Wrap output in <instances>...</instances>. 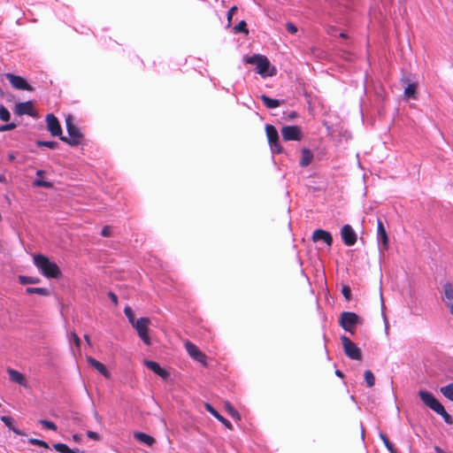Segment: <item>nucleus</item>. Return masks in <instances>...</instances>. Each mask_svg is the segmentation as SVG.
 Wrapping results in <instances>:
<instances>
[{"mask_svg":"<svg viewBox=\"0 0 453 453\" xmlns=\"http://www.w3.org/2000/svg\"><path fill=\"white\" fill-rule=\"evenodd\" d=\"M418 395L423 403L437 414L441 415L447 424L451 425L453 423L452 417L445 411L443 405L434 397L432 393L420 389L418 391Z\"/></svg>","mask_w":453,"mask_h":453,"instance_id":"f257e3e1","label":"nucleus"},{"mask_svg":"<svg viewBox=\"0 0 453 453\" xmlns=\"http://www.w3.org/2000/svg\"><path fill=\"white\" fill-rule=\"evenodd\" d=\"M34 264L41 273L47 278L58 279L61 276V271L58 265L43 255H35Z\"/></svg>","mask_w":453,"mask_h":453,"instance_id":"f03ea898","label":"nucleus"},{"mask_svg":"<svg viewBox=\"0 0 453 453\" xmlns=\"http://www.w3.org/2000/svg\"><path fill=\"white\" fill-rule=\"evenodd\" d=\"M244 61L247 64L255 65L257 72L264 78L276 74L275 67L271 65L269 59L264 55L254 54L251 57H245Z\"/></svg>","mask_w":453,"mask_h":453,"instance_id":"7ed1b4c3","label":"nucleus"},{"mask_svg":"<svg viewBox=\"0 0 453 453\" xmlns=\"http://www.w3.org/2000/svg\"><path fill=\"white\" fill-rule=\"evenodd\" d=\"M66 130L69 137L61 136L60 140L68 143L71 146H76L80 144L82 141L83 135L81 133L80 129L74 125L73 119L72 116H68L65 119Z\"/></svg>","mask_w":453,"mask_h":453,"instance_id":"20e7f679","label":"nucleus"},{"mask_svg":"<svg viewBox=\"0 0 453 453\" xmlns=\"http://www.w3.org/2000/svg\"><path fill=\"white\" fill-rule=\"evenodd\" d=\"M150 324V319L142 317L138 319L134 325H133V327L136 330L139 337L146 345H150L151 342L148 334Z\"/></svg>","mask_w":453,"mask_h":453,"instance_id":"39448f33","label":"nucleus"},{"mask_svg":"<svg viewBox=\"0 0 453 453\" xmlns=\"http://www.w3.org/2000/svg\"><path fill=\"white\" fill-rule=\"evenodd\" d=\"M341 341L343 346L344 353L347 357L353 360H360L361 350L346 335L341 337Z\"/></svg>","mask_w":453,"mask_h":453,"instance_id":"423d86ee","label":"nucleus"},{"mask_svg":"<svg viewBox=\"0 0 453 453\" xmlns=\"http://www.w3.org/2000/svg\"><path fill=\"white\" fill-rule=\"evenodd\" d=\"M359 322H360L359 317L354 312L345 311L341 314V319H340L341 326L344 330H346L351 334L354 333L355 326L357 324H358Z\"/></svg>","mask_w":453,"mask_h":453,"instance_id":"0eeeda50","label":"nucleus"},{"mask_svg":"<svg viewBox=\"0 0 453 453\" xmlns=\"http://www.w3.org/2000/svg\"><path fill=\"white\" fill-rule=\"evenodd\" d=\"M265 131L272 152L278 154L281 153L283 149L279 142L277 129L272 125H266Z\"/></svg>","mask_w":453,"mask_h":453,"instance_id":"6e6552de","label":"nucleus"},{"mask_svg":"<svg viewBox=\"0 0 453 453\" xmlns=\"http://www.w3.org/2000/svg\"><path fill=\"white\" fill-rule=\"evenodd\" d=\"M4 76L9 81L11 85L19 90L33 91L34 88L27 83V81L21 76L13 73H5Z\"/></svg>","mask_w":453,"mask_h":453,"instance_id":"1a4fd4ad","label":"nucleus"},{"mask_svg":"<svg viewBox=\"0 0 453 453\" xmlns=\"http://www.w3.org/2000/svg\"><path fill=\"white\" fill-rule=\"evenodd\" d=\"M281 135L285 141H300L303 137L301 128L297 126L283 127Z\"/></svg>","mask_w":453,"mask_h":453,"instance_id":"9d476101","label":"nucleus"},{"mask_svg":"<svg viewBox=\"0 0 453 453\" xmlns=\"http://www.w3.org/2000/svg\"><path fill=\"white\" fill-rule=\"evenodd\" d=\"M185 349L188 354L190 356V357L201 363L203 365H206V356L202 351H200L199 349L194 343L190 342H186Z\"/></svg>","mask_w":453,"mask_h":453,"instance_id":"9b49d317","label":"nucleus"},{"mask_svg":"<svg viewBox=\"0 0 453 453\" xmlns=\"http://www.w3.org/2000/svg\"><path fill=\"white\" fill-rule=\"evenodd\" d=\"M342 241L347 246H353L357 242V234L350 225H344L341 230Z\"/></svg>","mask_w":453,"mask_h":453,"instance_id":"f8f14e48","label":"nucleus"},{"mask_svg":"<svg viewBox=\"0 0 453 453\" xmlns=\"http://www.w3.org/2000/svg\"><path fill=\"white\" fill-rule=\"evenodd\" d=\"M47 128L53 136H62V129L58 119L53 114L46 116Z\"/></svg>","mask_w":453,"mask_h":453,"instance_id":"ddd939ff","label":"nucleus"},{"mask_svg":"<svg viewBox=\"0 0 453 453\" xmlns=\"http://www.w3.org/2000/svg\"><path fill=\"white\" fill-rule=\"evenodd\" d=\"M442 289L444 294L442 300L453 316V284L447 282L443 284Z\"/></svg>","mask_w":453,"mask_h":453,"instance_id":"4468645a","label":"nucleus"},{"mask_svg":"<svg viewBox=\"0 0 453 453\" xmlns=\"http://www.w3.org/2000/svg\"><path fill=\"white\" fill-rule=\"evenodd\" d=\"M377 239L379 245H381L383 250H386L388 249V236L384 225L380 219L377 220Z\"/></svg>","mask_w":453,"mask_h":453,"instance_id":"2eb2a0df","label":"nucleus"},{"mask_svg":"<svg viewBox=\"0 0 453 453\" xmlns=\"http://www.w3.org/2000/svg\"><path fill=\"white\" fill-rule=\"evenodd\" d=\"M312 240L315 242L323 241L328 247H331L333 243L332 234L328 231L323 229L315 230L312 234Z\"/></svg>","mask_w":453,"mask_h":453,"instance_id":"dca6fc26","label":"nucleus"},{"mask_svg":"<svg viewBox=\"0 0 453 453\" xmlns=\"http://www.w3.org/2000/svg\"><path fill=\"white\" fill-rule=\"evenodd\" d=\"M14 111L17 115H19V116L32 115L33 114V104L30 101L18 103L15 105Z\"/></svg>","mask_w":453,"mask_h":453,"instance_id":"f3484780","label":"nucleus"},{"mask_svg":"<svg viewBox=\"0 0 453 453\" xmlns=\"http://www.w3.org/2000/svg\"><path fill=\"white\" fill-rule=\"evenodd\" d=\"M87 361L89 365L94 367L97 372H99L105 378L110 377V372H108L106 367L102 363H100L99 361H97L96 359H95L91 357H88Z\"/></svg>","mask_w":453,"mask_h":453,"instance_id":"a211bd4d","label":"nucleus"},{"mask_svg":"<svg viewBox=\"0 0 453 453\" xmlns=\"http://www.w3.org/2000/svg\"><path fill=\"white\" fill-rule=\"evenodd\" d=\"M145 365L162 378H166L169 375L157 362L146 360Z\"/></svg>","mask_w":453,"mask_h":453,"instance_id":"6ab92c4d","label":"nucleus"},{"mask_svg":"<svg viewBox=\"0 0 453 453\" xmlns=\"http://www.w3.org/2000/svg\"><path fill=\"white\" fill-rule=\"evenodd\" d=\"M205 409L228 429H232V424L221 416L210 403H205Z\"/></svg>","mask_w":453,"mask_h":453,"instance_id":"aec40b11","label":"nucleus"},{"mask_svg":"<svg viewBox=\"0 0 453 453\" xmlns=\"http://www.w3.org/2000/svg\"><path fill=\"white\" fill-rule=\"evenodd\" d=\"M7 372H8L10 380L12 381L16 382L22 386L26 385L27 380L22 373H20L19 372H18L14 369H11V368H9L7 370Z\"/></svg>","mask_w":453,"mask_h":453,"instance_id":"412c9836","label":"nucleus"},{"mask_svg":"<svg viewBox=\"0 0 453 453\" xmlns=\"http://www.w3.org/2000/svg\"><path fill=\"white\" fill-rule=\"evenodd\" d=\"M260 99L262 100L265 107L268 109H275L283 103V101L270 98L266 95H261Z\"/></svg>","mask_w":453,"mask_h":453,"instance_id":"4be33fe9","label":"nucleus"},{"mask_svg":"<svg viewBox=\"0 0 453 453\" xmlns=\"http://www.w3.org/2000/svg\"><path fill=\"white\" fill-rule=\"evenodd\" d=\"M313 159V154L309 149L302 150V157L300 160V165L302 167L308 166Z\"/></svg>","mask_w":453,"mask_h":453,"instance_id":"5701e85b","label":"nucleus"},{"mask_svg":"<svg viewBox=\"0 0 453 453\" xmlns=\"http://www.w3.org/2000/svg\"><path fill=\"white\" fill-rule=\"evenodd\" d=\"M134 437L137 441H139L142 443H145L148 446H151L155 442V440L153 437H151L150 435H149L147 434L142 433V432L134 433Z\"/></svg>","mask_w":453,"mask_h":453,"instance_id":"b1692460","label":"nucleus"},{"mask_svg":"<svg viewBox=\"0 0 453 453\" xmlns=\"http://www.w3.org/2000/svg\"><path fill=\"white\" fill-rule=\"evenodd\" d=\"M26 292L27 294H37L43 296H48L50 295V291L48 288H34L29 287L26 289Z\"/></svg>","mask_w":453,"mask_h":453,"instance_id":"393cba45","label":"nucleus"},{"mask_svg":"<svg viewBox=\"0 0 453 453\" xmlns=\"http://www.w3.org/2000/svg\"><path fill=\"white\" fill-rule=\"evenodd\" d=\"M440 391L446 398L453 402V383L441 387Z\"/></svg>","mask_w":453,"mask_h":453,"instance_id":"a878e982","label":"nucleus"},{"mask_svg":"<svg viewBox=\"0 0 453 453\" xmlns=\"http://www.w3.org/2000/svg\"><path fill=\"white\" fill-rule=\"evenodd\" d=\"M417 85L415 83L409 84L404 89V96L407 98H415Z\"/></svg>","mask_w":453,"mask_h":453,"instance_id":"bb28decb","label":"nucleus"},{"mask_svg":"<svg viewBox=\"0 0 453 453\" xmlns=\"http://www.w3.org/2000/svg\"><path fill=\"white\" fill-rule=\"evenodd\" d=\"M365 380L367 387L372 388L375 384V377L370 370H366L364 373Z\"/></svg>","mask_w":453,"mask_h":453,"instance_id":"cd10ccee","label":"nucleus"},{"mask_svg":"<svg viewBox=\"0 0 453 453\" xmlns=\"http://www.w3.org/2000/svg\"><path fill=\"white\" fill-rule=\"evenodd\" d=\"M380 437L381 441H383L385 447L391 452V453H396V450L393 445V443L388 440L386 434L380 433Z\"/></svg>","mask_w":453,"mask_h":453,"instance_id":"c85d7f7f","label":"nucleus"},{"mask_svg":"<svg viewBox=\"0 0 453 453\" xmlns=\"http://www.w3.org/2000/svg\"><path fill=\"white\" fill-rule=\"evenodd\" d=\"M226 411L228 412V414L231 415L232 418L235 419H240V414L239 412L232 406V404L228 402L225 403Z\"/></svg>","mask_w":453,"mask_h":453,"instance_id":"c756f323","label":"nucleus"},{"mask_svg":"<svg viewBox=\"0 0 453 453\" xmlns=\"http://www.w3.org/2000/svg\"><path fill=\"white\" fill-rule=\"evenodd\" d=\"M124 313L127 316L129 323L133 326L136 322L137 319H135L134 313L133 310L129 306H126L124 309Z\"/></svg>","mask_w":453,"mask_h":453,"instance_id":"7c9ffc66","label":"nucleus"},{"mask_svg":"<svg viewBox=\"0 0 453 453\" xmlns=\"http://www.w3.org/2000/svg\"><path fill=\"white\" fill-rule=\"evenodd\" d=\"M37 146L39 147H47L51 150H55L58 148V142L54 141H38Z\"/></svg>","mask_w":453,"mask_h":453,"instance_id":"2f4dec72","label":"nucleus"},{"mask_svg":"<svg viewBox=\"0 0 453 453\" xmlns=\"http://www.w3.org/2000/svg\"><path fill=\"white\" fill-rule=\"evenodd\" d=\"M33 186L51 188L53 187V184L50 181H46V180H42L41 179H36L33 182Z\"/></svg>","mask_w":453,"mask_h":453,"instance_id":"473e14b6","label":"nucleus"},{"mask_svg":"<svg viewBox=\"0 0 453 453\" xmlns=\"http://www.w3.org/2000/svg\"><path fill=\"white\" fill-rule=\"evenodd\" d=\"M234 30L237 33H243L245 35L249 34V30L247 29V24L244 20L240 21L235 27Z\"/></svg>","mask_w":453,"mask_h":453,"instance_id":"72a5a7b5","label":"nucleus"},{"mask_svg":"<svg viewBox=\"0 0 453 453\" xmlns=\"http://www.w3.org/2000/svg\"><path fill=\"white\" fill-rule=\"evenodd\" d=\"M11 118L10 111L4 105H0V119L3 121H8Z\"/></svg>","mask_w":453,"mask_h":453,"instance_id":"f704fd0d","label":"nucleus"},{"mask_svg":"<svg viewBox=\"0 0 453 453\" xmlns=\"http://www.w3.org/2000/svg\"><path fill=\"white\" fill-rule=\"evenodd\" d=\"M28 442L30 444L36 445V446H39V447H42L44 449H50V446H49V444L46 441L39 440V439L30 438L28 440Z\"/></svg>","mask_w":453,"mask_h":453,"instance_id":"c9c22d12","label":"nucleus"},{"mask_svg":"<svg viewBox=\"0 0 453 453\" xmlns=\"http://www.w3.org/2000/svg\"><path fill=\"white\" fill-rule=\"evenodd\" d=\"M1 420L3 421V423L7 426L9 427L10 429H12L13 432H15L16 434H19V432L18 430H16L14 427H12V418L10 417H7V416H3L1 417Z\"/></svg>","mask_w":453,"mask_h":453,"instance_id":"e433bc0d","label":"nucleus"},{"mask_svg":"<svg viewBox=\"0 0 453 453\" xmlns=\"http://www.w3.org/2000/svg\"><path fill=\"white\" fill-rule=\"evenodd\" d=\"M53 448L60 453H68L70 449L67 445L60 442L53 444Z\"/></svg>","mask_w":453,"mask_h":453,"instance_id":"4c0bfd02","label":"nucleus"},{"mask_svg":"<svg viewBox=\"0 0 453 453\" xmlns=\"http://www.w3.org/2000/svg\"><path fill=\"white\" fill-rule=\"evenodd\" d=\"M19 280L23 284H35L39 282V279L27 276H20Z\"/></svg>","mask_w":453,"mask_h":453,"instance_id":"58836bf2","label":"nucleus"},{"mask_svg":"<svg viewBox=\"0 0 453 453\" xmlns=\"http://www.w3.org/2000/svg\"><path fill=\"white\" fill-rule=\"evenodd\" d=\"M39 422L47 429H50L52 431L57 430V426L52 421L46 420V419H41Z\"/></svg>","mask_w":453,"mask_h":453,"instance_id":"ea45409f","label":"nucleus"},{"mask_svg":"<svg viewBox=\"0 0 453 453\" xmlns=\"http://www.w3.org/2000/svg\"><path fill=\"white\" fill-rule=\"evenodd\" d=\"M15 127H16V124L15 123H9V124H6V125H2V126H0V132H5V131L12 130Z\"/></svg>","mask_w":453,"mask_h":453,"instance_id":"a19ab883","label":"nucleus"},{"mask_svg":"<svg viewBox=\"0 0 453 453\" xmlns=\"http://www.w3.org/2000/svg\"><path fill=\"white\" fill-rule=\"evenodd\" d=\"M342 293L347 300L350 299L351 290H350L349 287L344 286L342 289Z\"/></svg>","mask_w":453,"mask_h":453,"instance_id":"79ce46f5","label":"nucleus"},{"mask_svg":"<svg viewBox=\"0 0 453 453\" xmlns=\"http://www.w3.org/2000/svg\"><path fill=\"white\" fill-rule=\"evenodd\" d=\"M70 342H73V343L77 346V347H80V344H81V340L79 338V336L75 334V333H72L71 334V336H70Z\"/></svg>","mask_w":453,"mask_h":453,"instance_id":"37998d69","label":"nucleus"},{"mask_svg":"<svg viewBox=\"0 0 453 453\" xmlns=\"http://www.w3.org/2000/svg\"><path fill=\"white\" fill-rule=\"evenodd\" d=\"M286 28H287L288 32H289L290 34H295L297 31L296 27L293 23H290V22L287 23Z\"/></svg>","mask_w":453,"mask_h":453,"instance_id":"c03bdc74","label":"nucleus"},{"mask_svg":"<svg viewBox=\"0 0 453 453\" xmlns=\"http://www.w3.org/2000/svg\"><path fill=\"white\" fill-rule=\"evenodd\" d=\"M236 11H237V7L236 6H233L227 12V20H228L229 23L231 22L232 18H233V16L235 13Z\"/></svg>","mask_w":453,"mask_h":453,"instance_id":"a18cd8bd","label":"nucleus"},{"mask_svg":"<svg viewBox=\"0 0 453 453\" xmlns=\"http://www.w3.org/2000/svg\"><path fill=\"white\" fill-rule=\"evenodd\" d=\"M87 435L88 438L93 439L95 441H98L100 438L99 434L93 431H88Z\"/></svg>","mask_w":453,"mask_h":453,"instance_id":"49530a36","label":"nucleus"},{"mask_svg":"<svg viewBox=\"0 0 453 453\" xmlns=\"http://www.w3.org/2000/svg\"><path fill=\"white\" fill-rule=\"evenodd\" d=\"M111 227H110V226H104V227L102 229V232H101L102 235H103V236H106V237H107V236H110V235H111Z\"/></svg>","mask_w":453,"mask_h":453,"instance_id":"de8ad7c7","label":"nucleus"},{"mask_svg":"<svg viewBox=\"0 0 453 453\" xmlns=\"http://www.w3.org/2000/svg\"><path fill=\"white\" fill-rule=\"evenodd\" d=\"M109 296H110V297H111V301H112L115 304H117V303H118V297H117V296H116L115 294H113V293H110V294H109Z\"/></svg>","mask_w":453,"mask_h":453,"instance_id":"09e8293b","label":"nucleus"},{"mask_svg":"<svg viewBox=\"0 0 453 453\" xmlns=\"http://www.w3.org/2000/svg\"><path fill=\"white\" fill-rule=\"evenodd\" d=\"M68 453H83V451L80 450L79 449H69Z\"/></svg>","mask_w":453,"mask_h":453,"instance_id":"8fccbe9b","label":"nucleus"},{"mask_svg":"<svg viewBox=\"0 0 453 453\" xmlns=\"http://www.w3.org/2000/svg\"><path fill=\"white\" fill-rule=\"evenodd\" d=\"M43 174H44V172H43L42 170H38V171L36 172V176H37V177H40V178H41V177H42V176H43Z\"/></svg>","mask_w":453,"mask_h":453,"instance_id":"3c124183","label":"nucleus"},{"mask_svg":"<svg viewBox=\"0 0 453 453\" xmlns=\"http://www.w3.org/2000/svg\"><path fill=\"white\" fill-rule=\"evenodd\" d=\"M73 441H79L81 440V435H79V434H73Z\"/></svg>","mask_w":453,"mask_h":453,"instance_id":"603ef678","label":"nucleus"},{"mask_svg":"<svg viewBox=\"0 0 453 453\" xmlns=\"http://www.w3.org/2000/svg\"><path fill=\"white\" fill-rule=\"evenodd\" d=\"M335 374H336L338 377H341V378H342V377H343L342 372L341 371H339V370H336V371H335Z\"/></svg>","mask_w":453,"mask_h":453,"instance_id":"864d4df0","label":"nucleus"},{"mask_svg":"<svg viewBox=\"0 0 453 453\" xmlns=\"http://www.w3.org/2000/svg\"><path fill=\"white\" fill-rule=\"evenodd\" d=\"M435 449L436 453H446V452H444V451H443L441 448H439V447H435V449Z\"/></svg>","mask_w":453,"mask_h":453,"instance_id":"5fc2aeb1","label":"nucleus"},{"mask_svg":"<svg viewBox=\"0 0 453 453\" xmlns=\"http://www.w3.org/2000/svg\"><path fill=\"white\" fill-rule=\"evenodd\" d=\"M340 36H341L342 38H347V35H346L345 33H341V34H340Z\"/></svg>","mask_w":453,"mask_h":453,"instance_id":"6e6d98bb","label":"nucleus"},{"mask_svg":"<svg viewBox=\"0 0 453 453\" xmlns=\"http://www.w3.org/2000/svg\"><path fill=\"white\" fill-rule=\"evenodd\" d=\"M84 338H85V340L88 342V343H89V338H88V335H85V336H84Z\"/></svg>","mask_w":453,"mask_h":453,"instance_id":"4d7b16f0","label":"nucleus"},{"mask_svg":"<svg viewBox=\"0 0 453 453\" xmlns=\"http://www.w3.org/2000/svg\"><path fill=\"white\" fill-rule=\"evenodd\" d=\"M4 177L3 175H0V181H4Z\"/></svg>","mask_w":453,"mask_h":453,"instance_id":"13d9d810","label":"nucleus"}]
</instances>
